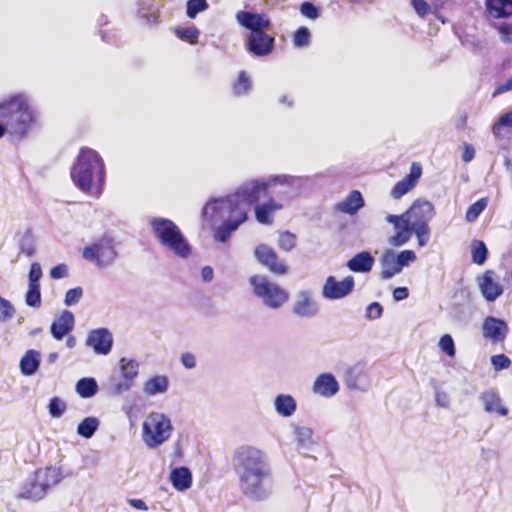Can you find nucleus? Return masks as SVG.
<instances>
[{"label": "nucleus", "mask_w": 512, "mask_h": 512, "mask_svg": "<svg viewBox=\"0 0 512 512\" xmlns=\"http://www.w3.org/2000/svg\"><path fill=\"white\" fill-rule=\"evenodd\" d=\"M232 463L242 493L247 497L261 500L267 493V486L272 477L265 452L254 446L243 445L235 450Z\"/></svg>", "instance_id": "f257e3e1"}, {"label": "nucleus", "mask_w": 512, "mask_h": 512, "mask_svg": "<svg viewBox=\"0 0 512 512\" xmlns=\"http://www.w3.org/2000/svg\"><path fill=\"white\" fill-rule=\"evenodd\" d=\"M435 216V208L426 200H416L401 215L389 214L386 221L394 226L396 233L388 240L393 247L406 244L414 233L419 246H425L430 239L429 222Z\"/></svg>", "instance_id": "f03ea898"}, {"label": "nucleus", "mask_w": 512, "mask_h": 512, "mask_svg": "<svg viewBox=\"0 0 512 512\" xmlns=\"http://www.w3.org/2000/svg\"><path fill=\"white\" fill-rule=\"evenodd\" d=\"M36 121L35 111L24 94H13L0 102V138L6 131L23 138Z\"/></svg>", "instance_id": "7ed1b4c3"}, {"label": "nucleus", "mask_w": 512, "mask_h": 512, "mask_svg": "<svg viewBox=\"0 0 512 512\" xmlns=\"http://www.w3.org/2000/svg\"><path fill=\"white\" fill-rule=\"evenodd\" d=\"M74 184L84 192L104 183V162L93 149L82 147L70 171Z\"/></svg>", "instance_id": "20e7f679"}, {"label": "nucleus", "mask_w": 512, "mask_h": 512, "mask_svg": "<svg viewBox=\"0 0 512 512\" xmlns=\"http://www.w3.org/2000/svg\"><path fill=\"white\" fill-rule=\"evenodd\" d=\"M152 232L159 242L173 251L176 255L186 258L191 248L178 226L166 218H154L150 222Z\"/></svg>", "instance_id": "39448f33"}, {"label": "nucleus", "mask_w": 512, "mask_h": 512, "mask_svg": "<svg viewBox=\"0 0 512 512\" xmlns=\"http://www.w3.org/2000/svg\"><path fill=\"white\" fill-rule=\"evenodd\" d=\"M220 209L226 215V220L217 228L214 236L217 241L224 243L242 223L247 221L248 211L239 196L234 194L222 200Z\"/></svg>", "instance_id": "423d86ee"}, {"label": "nucleus", "mask_w": 512, "mask_h": 512, "mask_svg": "<svg viewBox=\"0 0 512 512\" xmlns=\"http://www.w3.org/2000/svg\"><path fill=\"white\" fill-rule=\"evenodd\" d=\"M62 480L61 472L53 467H45L34 472L33 477L28 479L22 486L18 498L30 501L43 499L48 490Z\"/></svg>", "instance_id": "0eeeda50"}, {"label": "nucleus", "mask_w": 512, "mask_h": 512, "mask_svg": "<svg viewBox=\"0 0 512 512\" xmlns=\"http://www.w3.org/2000/svg\"><path fill=\"white\" fill-rule=\"evenodd\" d=\"M249 283L254 295L271 309H279L289 300V292L266 276L253 275L249 278Z\"/></svg>", "instance_id": "6e6552de"}, {"label": "nucleus", "mask_w": 512, "mask_h": 512, "mask_svg": "<svg viewBox=\"0 0 512 512\" xmlns=\"http://www.w3.org/2000/svg\"><path fill=\"white\" fill-rule=\"evenodd\" d=\"M172 430L165 414L150 412L142 424V439L149 448H157L170 438Z\"/></svg>", "instance_id": "1a4fd4ad"}, {"label": "nucleus", "mask_w": 512, "mask_h": 512, "mask_svg": "<svg viewBox=\"0 0 512 512\" xmlns=\"http://www.w3.org/2000/svg\"><path fill=\"white\" fill-rule=\"evenodd\" d=\"M82 256L98 267L112 264L117 257L113 239L107 235L102 236L91 245L86 246L82 251Z\"/></svg>", "instance_id": "9d476101"}, {"label": "nucleus", "mask_w": 512, "mask_h": 512, "mask_svg": "<svg viewBox=\"0 0 512 512\" xmlns=\"http://www.w3.org/2000/svg\"><path fill=\"white\" fill-rule=\"evenodd\" d=\"M254 256L262 266L276 276L286 275L289 271V266L272 247L266 244L258 245L254 250Z\"/></svg>", "instance_id": "9b49d317"}, {"label": "nucleus", "mask_w": 512, "mask_h": 512, "mask_svg": "<svg viewBox=\"0 0 512 512\" xmlns=\"http://www.w3.org/2000/svg\"><path fill=\"white\" fill-rule=\"evenodd\" d=\"M245 49L255 57H265L271 54L275 47V38L265 31L249 33L245 39Z\"/></svg>", "instance_id": "f8f14e48"}, {"label": "nucleus", "mask_w": 512, "mask_h": 512, "mask_svg": "<svg viewBox=\"0 0 512 512\" xmlns=\"http://www.w3.org/2000/svg\"><path fill=\"white\" fill-rule=\"evenodd\" d=\"M354 285L352 276H347L342 281H337L334 276H329L324 283L322 294L327 299H341L353 291Z\"/></svg>", "instance_id": "ddd939ff"}, {"label": "nucleus", "mask_w": 512, "mask_h": 512, "mask_svg": "<svg viewBox=\"0 0 512 512\" xmlns=\"http://www.w3.org/2000/svg\"><path fill=\"white\" fill-rule=\"evenodd\" d=\"M422 176V165L419 162H413L409 173L391 188L390 195L394 199H400L410 192L418 183Z\"/></svg>", "instance_id": "4468645a"}, {"label": "nucleus", "mask_w": 512, "mask_h": 512, "mask_svg": "<svg viewBox=\"0 0 512 512\" xmlns=\"http://www.w3.org/2000/svg\"><path fill=\"white\" fill-rule=\"evenodd\" d=\"M236 20L240 26L250 30V33L262 32L271 26L269 17L264 13L241 10L236 13Z\"/></svg>", "instance_id": "2eb2a0df"}, {"label": "nucleus", "mask_w": 512, "mask_h": 512, "mask_svg": "<svg viewBox=\"0 0 512 512\" xmlns=\"http://www.w3.org/2000/svg\"><path fill=\"white\" fill-rule=\"evenodd\" d=\"M268 188L269 185L265 182L253 181L242 186L234 195L239 196L244 204L256 206L262 198L268 196Z\"/></svg>", "instance_id": "dca6fc26"}, {"label": "nucleus", "mask_w": 512, "mask_h": 512, "mask_svg": "<svg viewBox=\"0 0 512 512\" xmlns=\"http://www.w3.org/2000/svg\"><path fill=\"white\" fill-rule=\"evenodd\" d=\"M478 285L483 297L489 302L495 301L504 290L493 270H486L479 278Z\"/></svg>", "instance_id": "f3484780"}, {"label": "nucleus", "mask_w": 512, "mask_h": 512, "mask_svg": "<svg viewBox=\"0 0 512 512\" xmlns=\"http://www.w3.org/2000/svg\"><path fill=\"white\" fill-rule=\"evenodd\" d=\"M112 343V335L105 328L92 330L86 340V344L92 347L96 354L101 355H106L111 351Z\"/></svg>", "instance_id": "a211bd4d"}, {"label": "nucleus", "mask_w": 512, "mask_h": 512, "mask_svg": "<svg viewBox=\"0 0 512 512\" xmlns=\"http://www.w3.org/2000/svg\"><path fill=\"white\" fill-rule=\"evenodd\" d=\"M282 208L283 205L280 202L269 197L265 202L259 203L255 206V219L262 225H272L275 213L282 210Z\"/></svg>", "instance_id": "6ab92c4d"}, {"label": "nucleus", "mask_w": 512, "mask_h": 512, "mask_svg": "<svg viewBox=\"0 0 512 512\" xmlns=\"http://www.w3.org/2000/svg\"><path fill=\"white\" fill-rule=\"evenodd\" d=\"M507 331V324L492 316L486 317L482 325L483 336L491 339L494 343L504 341Z\"/></svg>", "instance_id": "aec40b11"}, {"label": "nucleus", "mask_w": 512, "mask_h": 512, "mask_svg": "<svg viewBox=\"0 0 512 512\" xmlns=\"http://www.w3.org/2000/svg\"><path fill=\"white\" fill-rule=\"evenodd\" d=\"M293 312L299 317H313L318 312V306L307 291H301L293 305Z\"/></svg>", "instance_id": "412c9836"}, {"label": "nucleus", "mask_w": 512, "mask_h": 512, "mask_svg": "<svg viewBox=\"0 0 512 512\" xmlns=\"http://www.w3.org/2000/svg\"><path fill=\"white\" fill-rule=\"evenodd\" d=\"M73 328L74 316L70 311L65 310L56 321L52 322L50 331L56 340H61L64 336L69 334Z\"/></svg>", "instance_id": "4be33fe9"}, {"label": "nucleus", "mask_w": 512, "mask_h": 512, "mask_svg": "<svg viewBox=\"0 0 512 512\" xmlns=\"http://www.w3.org/2000/svg\"><path fill=\"white\" fill-rule=\"evenodd\" d=\"M338 390V382L332 374L328 373L319 375L313 384V391L324 397H331L335 395Z\"/></svg>", "instance_id": "5701e85b"}, {"label": "nucleus", "mask_w": 512, "mask_h": 512, "mask_svg": "<svg viewBox=\"0 0 512 512\" xmlns=\"http://www.w3.org/2000/svg\"><path fill=\"white\" fill-rule=\"evenodd\" d=\"M364 204L365 201L361 192L352 190L343 201L336 204L335 209L344 214L354 215Z\"/></svg>", "instance_id": "b1692460"}, {"label": "nucleus", "mask_w": 512, "mask_h": 512, "mask_svg": "<svg viewBox=\"0 0 512 512\" xmlns=\"http://www.w3.org/2000/svg\"><path fill=\"white\" fill-rule=\"evenodd\" d=\"M483 402L484 410L488 413H496L500 416H506L508 409L502 405V400L495 391H486L480 396Z\"/></svg>", "instance_id": "393cba45"}, {"label": "nucleus", "mask_w": 512, "mask_h": 512, "mask_svg": "<svg viewBox=\"0 0 512 512\" xmlns=\"http://www.w3.org/2000/svg\"><path fill=\"white\" fill-rule=\"evenodd\" d=\"M374 264V258L367 251H363L357 253L347 262V267L349 270L356 273H366L369 272Z\"/></svg>", "instance_id": "a878e982"}, {"label": "nucleus", "mask_w": 512, "mask_h": 512, "mask_svg": "<svg viewBox=\"0 0 512 512\" xmlns=\"http://www.w3.org/2000/svg\"><path fill=\"white\" fill-rule=\"evenodd\" d=\"M487 12L494 18H506L512 15V0H486Z\"/></svg>", "instance_id": "bb28decb"}, {"label": "nucleus", "mask_w": 512, "mask_h": 512, "mask_svg": "<svg viewBox=\"0 0 512 512\" xmlns=\"http://www.w3.org/2000/svg\"><path fill=\"white\" fill-rule=\"evenodd\" d=\"M402 269L399 266L396 256L393 252H386L381 258V272L382 279H390L398 274Z\"/></svg>", "instance_id": "cd10ccee"}, {"label": "nucleus", "mask_w": 512, "mask_h": 512, "mask_svg": "<svg viewBox=\"0 0 512 512\" xmlns=\"http://www.w3.org/2000/svg\"><path fill=\"white\" fill-rule=\"evenodd\" d=\"M171 482L175 489L184 491L192 484V474L186 467L175 468L170 474Z\"/></svg>", "instance_id": "c85d7f7f"}, {"label": "nucleus", "mask_w": 512, "mask_h": 512, "mask_svg": "<svg viewBox=\"0 0 512 512\" xmlns=\"http://www.w3.org/2000/svg\"><path fill=\"white\" fill-rule=\"evenodd\" d=\"M40 365V354L35 350H28L20 361V369L24 375L34 374Z\"/></svg>", "instance_id": "c756f323"}, {"label": "nucleus", "mask_w": 512, "mask_h": 512, "mask_svg": "<svg viewBox=\"0 0 512 512\" xmlns=\"http://www.w3.org/2000/svg\"><path fill=\"white\" fill-rule=\"evenodd\" d=\"M275 409L279 415L289 417L296 410V401L290 395L280 394L275 399Z\"/></svg>", "instance_id": "7c9ffc66"}, {"label": "nucleus", "mask_w": 512, "mask_h": 512, "mask_svg": "<svg viewBox=\"0 0 512 512\" xmlns=\"http://www.w3.org/2000/svg\"><path fill=\"white\" fill-rule=\"evenodd\" d=\"M168 388V379L166 376H154L144 384V392L147 395L163 393Z\"/></svg>", "instance_id": "2f4dec72"}, {"label": "nucleus", "mask_w": 512, "mask_h": 512, "mask_svg": "<svg viewBox=\"0 0 512 512\" xmlns=\"http://www.w3.org/2000/svg\"><path fill=\"white\" fill-rule=\"evenodd\" d=\"M252 82L245 71H240L237 79L232 85L233 94L235 96H243L250 92Z\"/></svg>", "instance_id": "473e14b6"}, {"label": "nucleus", "mask_w": 512, "mask_h": 512, "mask_svg": "<svg viewBox=\"0 0 512 512\" xmlns=\"http://www.w3.org/2000/svg\"><path fill=\"white\" fill-rule=\"evenodd\" d=\"M98 386L93 378H82L76 384V391L82 398H90L97 393Z\"/></svg>", "instance_id": "72a5a7b5"}, {"label": "nucleus", "mask_w": 512, "mask_h": 512, "mask_svg": "<svg viewBox=\"0 0 512 512\" xmlns=\"http://www.w3.org/2000/svg\"><path fill=\"white\" fill-rule=\"evenodd\" d=\"M121 371L125 378V388L128 389L131 386L132 380L138 375V363L133 360L126 361L122 359Z\"/></svg>", "instance_id": "f704fd0d"}, {"label": "nucleus", "mask_w": 512, "mask_h": 512, "mask_svg": "<svg viewBox=\"0 0 512 512\" xmlns=\"http://www.w3.org/2000/svg\"><path fill=\"white\" fill-rule=\"evenodd\" d=\"M472 261L477 265H482L487 259L488 250L485 243L481 240H474L471 245Z\"/></svg>", "instance_id": "c9c22d12"}, {"label": "nucleus", "mask_w": 512, "mask_h": 512, "mask_svg": "<svg viewBox=\"0 0 512 512\" xmlns=\"http://www.w3.org/2000/svg\"><path fill=\"white\" fill-rule=\"evenodd\" d=\"M98 427V421L96 418L87 417L83 421H81L77 427V432L79 435L90 438Z\"/></svg>", "instance_id": "e433bc0d"}, {"label": "nucleus", "mask_w": 512, "mask_h": 512, "mask_svg": "<svg viewBox=\"0 0 512 512\" xmlns=\"http://www.w3.org/2000/svg\"><path fill=\"white\" fill-rule=\"evenodd\" d=\"M488 201L486 198H481L477 200L475 203L470 205L466 211L465 218L468 222L475 221L479 215L485 210L487 207Z\"/></svg>", "instance_id": "4c0bfd02"}, {"label": "nucleus", "mask_w": 512, "mask_h": 512, "mask_svg": "<svg viewBox=\"0 0 512 512\" xmlns=\"http://www.w3.org/2000/svg\"><path fill=\"white\" fill-rule=\"evenodd\" d=\"M25 302L30 307L39 308L41 306L40 285H28V290L25 295Z\"/></svg>", "instance_id": "58836bf2"}, {"label": "nucleus", "mask_w": 512, "mask_h": 512, "mask_svg": "<svg viewBox=\"0 0 512 512\" xmlns=\"http://www.w3.org/2000/svg\"><path fill=\"white\" fill-rule=\"evenodd\" d=\"M176 36L184 41L189 42L190 44H195L199 38V30L195 26L182 28L179 27L175 30Z\"/></svg>", "instance_id": "ea45409f"}, {"label": "nucleus", "mask_w": 512, "mask_h": 512, "mask_svg": "<svg viewBox=\"0 0 512 512\" xmlns=\"http://www.w3.org/2000/svg\"><path fill=\"white\" fill-rule=\"evenodd\" d=\"M294 432L298 446L307 447L312 444L313 431L311 428L305 426L296 427Z\"/></svg>", "instance_id": "a19ab883"}, {"label": "nucleus", "mask_w": 512, "mask_h": 512, "mask_svg": "<svg viewBox=\"0 0 512 512\" xmlns=\"http://www.w3.org/2000/svg\"><path fill=\"white\" fill-rule=\"evenodd\" d=\"M297 237L289 231H283L279 235L278 246L281 250L289 252L296 247Z\"/></svg>", "instance_id": "79ce46f5"}, {"label": "nucleus", "mask_w": 512, "mask_h": 512, "mask_svg": "<svg viewBox=\"0 0 512 512\" xmlns=\"http://www.w3.org/2000/svg\"><path fill=\"white\" fill-rule=\"evenodd\" d=\"M311 34L307 27H299L293 35V45L295 47H306L310 44Z\"/></svg>", "instance_id": "37998d69"}, {"label": "nucleus", "mask_w": 512, "mask_h": 512, "mask_svg": "<svg viewBox=\"0 0 512 512\" xmlns=\"http://www.w3.org/2000/svg\"><path fill=\"white\" fill-rule=\"evenodd\" d=\"M208 8L206 0H188L186 5L187 16L194 19L197 14Z\"/></svg>", "instance_id": "c03bdc74"}, {"label": "nucleus", "mask_w": 512, "mask_h": 512, "mask_svg": "<svg viewBox=\"0 0 512 512\" xmlns=\"http://www.w3.org/2000/svg\"><path fill=\"white\" fill-rule=\"evenodd\" d=\"M504 126L512 127V112H507L501 115L498 121L493 125L492 132L495 137L499 139L503 137L502 128Z\"/></svg>", "instance_id": "a18cd8bd"}, {"label": "nucleus", "mask_w": 512, "mask_h": 512, "mask_svg": "<svg viewBox=\"0 0 512 512\" xmlns=\"http://www.w3.org/2000/svg\"><path fill=\"white\" fill-rule=\"evenodd\" d=\"M49 414L54 418H59L66 410V404L59 397L55 396L50 399L48 405Z\"/></svg>", "instance_id": "49530a36"}, {"label": "nucleus", "mask_w": 512, "mask_h": 512, "mask_svg": "<svg viewBox=\"0 0 512 512\" xmlns=\"http://www.w3.org/2000/svg\"><path fill=\"white\" fill-rule=\"evenodd\" d=\"M300 13L311 20H315L320 16V9L309 1H305L300 5Z\"/></svg>", "instance_id": "de8ad7c7"}, {"label": "nucleus", "mask_w": 512, "mask_h": 512, "mask_svg": "<svg viewBox=\"0 0 512 512\" xmlns=\"http://www.w3.org/2000/svg\"><path fill=\"white\" fill-rule=\"evenodd\" d=\"M440 349L445 352L448 356L454 357L456 353L453 338L449 334H445L440 338L439 341Z\"/></svg>", "instance_id": "09e8293b"}, {"label": "nucleus", "mask_w": 512, "mask_h": 512, "mask_svg": "<svg viewBox=\"0 0 512 512\" xmlns=\"http://www.w3.org/2000/svg\"><path fill=\"white\" fill-rule=\"evenodd\" d=\"M14 307L12 304L0 296V322H5L14 315Z\"/></svg>", "instance_id": "8fccbe9b"}, {"label": "nucleus", "mask_w": 512, "mask_h": 512, "mask_svg": "<svg viewBox=\"0 0 512 512\" xmlns=\"http://www.w3.org/2000/svg\"><path fill=\"white\" fill-rule=\"evenodd\" d=\"M491 363L496 370L508 369L511 360L505 354H497L491 357Z\"/></svg>", "instance_id": "3c124183"}, {"label": "nucleus", "mask_w": 512, "mask_h": 512, "mask_svg": "<svg viewBox=\"0 0 512 512\" xmlns=\"http://www.w3.org/2000/svg\"><path fill=\"white\" fill-rule=\"evenodd\" d=\"M82 295H83V290L81 287L69 289L66 292L64 302L67 306L74 305L80 300Z\"/></svg>", "instance_id": "603ef678"}, {"label": "nucleus", "mask_w": 512, "mask_h": 512, "mask_svg": "<svg viewBox=\"0 0 512 512\" xmlns=\"http://www.w3.org/2000/svg\"><path fill=\"white\" fill-rule=\"evenodd\" d=\"M411 4L416 13L422 18L426 17L431 12V7L426 0H411Z\"/></svg>", "instance_id": "864d4df0"}, {"label": "nucleus", "mask_w": 512, "mask_h": 512, "mask_svg": "<svg viewBox=\"0 0 512 512\" xmlns=\"http://www.w3.org/2000/svg\"><path fill=\"white\" fill-rule=\"evenodd\" d=\"M41 277L42 269L40 264L37 262L32 263L29 270V284L40 285Z\"/></svg>", "instance_id": "5fc2aeb1"}, {"label": "nucleus", "mask_w": 512, "mask_h": 512, "mask_svg": "<svg viewBox=\"0 0 512 512\" xmlns=\"http://www.w3.org/2000/svg\"><path fill=\"white\" fill-rule=\"evenodd\" d=\"M363 367L360 365H355L350 367L345 372V380L350 385L351 383L355 384L357 377L363 374Z\"/></svg>", "instance_id": "6e6d98bb"}, {"label": "nucleus", "mask_w": 512, "mask_h": 512, "mask_svg": "<svg viewBox=\"0 0 512 512\" xmlns=\"http://www.w3.org/2000/svg\"><path fill=\"white\" fill-rule=\"evenodd\" d=\"M416 258L415 253L412 250H404L401 251L396 259L399 261V266L402 269L404 266L408 265L409 262L414 261Z\"/></svg>", "instance_id": "4d7b16f0"}, {"label": "nucleus", "mask_w": 512, "mask_h": 512, "mask_svg": "<svg viewBox=\"0 0 512 512\" xmlns=\"http://www.w3.org/2000/svg\"><path fill=\"white\" fill-rule=\"evenodd\" d=\"M382 312V306L378 302H373L367 307L366 316L367 318L374 320L380 318Z\"/></svg>", "instance_id": "13d9d810"}, {"label": "nucleus", "mask_w": 512, "mask_h": 512, "mask_svg": "<svg viewBox=\"0 0 512 512\" xmlns=\"http://www.w3.org/2000/svg\"><path fill=\"white\" fill-rule=\"evenodd\" d=\"M68 275V267L66 264H58L50 270V277L52 279H61Z\"/></svg>", "instance_id": "bf43d9fd"}, {"label": "nucleus", "mask_w": 512, "mask_h": 512, "mask_svg": "<svg viewBox=\"0 0 512 512\" xmlns=\"http://www.w3.org/2000/svg\"><path fill=\"white\" fill-rule=\"evenodd\" d=\"M181 363L187 369H192L196 366V359L192 353L186 352L181 356Z\"/></svg>", "instance_id": "052dcab7"}, {"label": "nucleus", "mask_w": 512, "mask_h": 512, "mask_svg": "<svg viewBox=\"0 0 512 512\" xmlns=\"http://www.w3.org/2000/svg\"><path fill=\"white\" fill-rule=\"evenodd\" d=\"M475 156V149L472 145L465 143L464 150L462 153V160L464 162H470Z\"/></svg>", "instance_id": "680f3d73"}, {"label": "nucleus", "mask_w": 512, "mask_h": 512, "mask_svg": "<svg viewBox=\"0 0 512 512\" xmlns=\"http://www.w3.org/2000/svg\"><path fill=\"white\" fill-rule=\"evenodd\" d=\"M409 296V291L406 287H397L393 290V298L396 301H402Z\"/></svg>", "instance_id": "e2e57ef3"}, {"label": "nucleus", "mask_w": 512, "mask_h": 512, "mask_svg": "<svg viewBox=\"0 0 512 512\" xmlns=\"http://www.w3.org/2000/svg\"><path fill=\"white\" fill-rule=\"evenodd\" d=\"M129 503L132 507H134L138 510H147L148 509L146 503L141 499H130Z\"/></svg>", "instance_id": "0e129e2a"}, {"label": "nucleus", "mask_w": 512, "mask_h": 512, "mask_svg": "<svg viewBox=\"0 0 512 512\" xmlns=\"http://www.w3.org/2000/svg\"><path fill=\"white\" fill-rule=\"evenodd\" d=\"M510 90H512V76L497 88L496 93H503Z\"/></svg>", "instance_id": "69168bd1"}, {"label": "nucleus", "mask_w": 512, "mask_h": 512, "mask_svg": "<svg viewBox=\"0 0 512 512\" xmlns=\"http://www.w3.org/2000/svg\"><path fill=\"white\" fill-rule=\"evenodd\" d=\"M202 277L205 281H210L213 278V269L210 266H206L202 269Z\"/></svg>", "instance_id": "338daca9"}, {"label": "nucleus", "mask_w": 512, "mask_h": 512, "mask_svg": "<svg viewBox=\"0 0 512 512\" xmlns=\"http://www.w3.org/2000/svg\"><path fill=\"white\" fill-rule=\"evenodd\" d=\"M499 31L502 35H508L511 32V27L509 25H501Z\"/></svg>", "instance_id": "774afa93"}]
</instances>
